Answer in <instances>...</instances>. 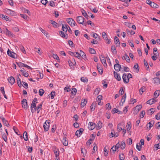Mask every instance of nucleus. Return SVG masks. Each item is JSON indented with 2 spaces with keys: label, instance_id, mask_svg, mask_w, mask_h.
<instances>
[{
  "label": "nucleus",
  "instance_id": "nucleus-1",
  "mask_svg": "<svg viewBox=\"0 0 160 160\" xmlns=\"http://www.w3.org/2000/svg\"><path fill=\"white\" fill-rule=\"evenodd\" d=\"M77 21L79 24L86 26V23H84V18L82 16H78L76 18Z\"/></svg>",
  "mask_w": 160,
  "mask_h": 160
},
{
  "label": "nucleus",
  "instance_id": "nucleus-2",
  "mask_svg": "<svg viewBox=\"0 0 160 160\" xmlns=\"http://www.w3.org/2000/svg\"><path fill=\"white\" fill-rule=\"evenodd\" d=\"M7 54L9 56L13 58L16 59L18 58L17 54L11 51L9 49L7 51Z\"/></svg>",
  "mask_w": 160,
  "mask_h": 160
},
{
  "label": "nucleus",
  "instance_id": "nucleus-3",
  "mask_svg": "<svg viewBox=\"0 0 160 160\" xmlns=\"http://www.w3.org/2000/svg\"><path fill=\"white\" fill-rule=\"evenodd\" d=\"M81 53V54H79L78 52H74V56L77 57L78 59H80L81 56V55L82 54V57L83 58H86V55L85 53L82 51H80Z\"/></svg>",
  "mask_w": 160,
  "mask_h": 160
},
{
  "label": "nucleus",
  "instance_id": "nucleus-4",
  "mask_svg": "<svg viewBox=\"0 0 160 160\" xmlns=\"http://www.w3.org/2000/svg\"><path fill=\"white\" fill-rule=\"evenodd\" d=\"M66 21L68 24L71 27L75 26L76 22L72 18H68L66 20Z\"/></svg>",
  "mask_w": 160,
  "mask_h": 160
},
{
  "label": "nucleus",
  "instance_id": "nucleus-5",
  "mask_svg": "<svg viewBox=\"0 0 160 160\" xmlns=\"http://www.w3.org/2000/svg\"><path fill=\"white\" fill-rule=\"evenodd\" d=\"M95 126L96 124L94 123L91 122H89L88 125L89 130H93L95 128Z\"/></svg>",
  "mask_w": 160,
  "mask_h": 160
},
{
  "label": "nucleus",
  "instance_id": "nucleus-6",
  "mask_svg": "<svg viewBox=\"0 0 160 160\" xmlns=\"http://www.w3.org/2000/svg\"><path fill=\"white\" fill-rule=\"evenodd\" d=\"M119 142L115 146H113L111 148V151L113 152L115 151L118 152L119 148Z\"/></svg>",
  "mask_w": 160,
  "mask_h": 160
},
{
  "label": "nucleus",
  "instance_id": "nucleus-7",
  "mask_svg": "<svg viewBox=\"0 0 160 160\" xmlns=\"http://www.w3.org/2000/svg\"><path fill=\"white\" fill-rule=\"evenodd\" d=\"M102 35L103 38L107 42V43L108 44H109L111 42V41L110 39L108 38L107 37V35L106 33L104 32H102Z\"/></svg>",
  "mask_w": 160,
  "mask_h": 160
},
{
  "label": "nucleus",
  "instance_id": "nucleus-8",
  "mask_svg": "<svg viewBox=\"0 0 160 160\" xmlns=\"http://www.w3.org/2000/svg\"><path fill=\"white\" fill-rule=\"evenodd\" d=\"M100 59L101 62L103 66L104 67H106L107 66V64L105 58L103 56H101L100 57Z\"/></svg>",
  "mask_w": 160,
  "mask_h": 160
},
{
  "label": "nucleus",
  "instance_id": "nucleus-9",
  "mask_svg": "<svg viewBox=\"0 0 160 160\" xmlns=\"http://www.w3.org/2000/svg\"><path fill=\"white\" fill-rule=\"evenodd\" d=\"M122 79L123 82L125 83H128L129 81V79L128 78L127 75L125 73L123 74L122 76Z\"/></svg>",
  "mask_w": 160,
  "mask_h": 160
},
{
  "label": "nucleus",
  "instance_id": "nucleus-10",
  "mask_svg": "<svg viewBox=\"0 0 160 160\" xmlns=\"http://www.w3.org/2000/svg\"><path fill=\"white\" fill-rule=\"evenodd\" d=\"M22 107L25 109H26L28 108V105L27 100L26 99H23L22 101Z\"/></svg>",
  "mask_w": 160,
  "mask_h": 160
},
{
  "label": "nucleus",
  "instance_id": "nucleus-11",
  "mask_svg": "<svg viewBox=\"0 0 160 160\" xmlns=\"http://www.w3.org/2000/svg\"><path fill=\"white\" fill-rule=\"evenodd\" d=\"M62 30L66 32L68 29V28H69V26L67 24H62Z\"/></svg>",
  "mask_w": 160,
  "mask_h": 160
},
{
  "label": "nucleus",
  "instance_id": "nucleus-12",
  "mask_svg": "<svg viewBox=\"0 0 160 160\" xmlns=\"http://www.w3.org/2000/svg\"><path fill=\"white\" fill-rule=\"evenodd\" d=\"M115 78L118 81H120L121 80V78L119 74L118 73L115 71L113 72Z\"/></svg>",
  "mask_w": 160,
  "mask_h": 160
},
{
  "label": "nucleus",
  "instance_id": "nucleus-13",
  "mask_svg": "<svg viewBox=\"0 0 160 160\" xmlns=\"http://www.w3.org/2000/svg\"><path fill=\"white\" fill-rule=\"evenodd\" d=\"M118 136L119 133L118 132H115L113 129L112 130L110 134L111 137H117Z\"/></svg>",
  "mask_w": 160,
  "mask_h": 160
},
{
  "label": "nucleus",
  "instance_id": "nucleus-14",
  "mask_svg": "<svg viewBox=\"0 0 160 160\" xmlns=\"http://www.w3.org/2000/svg\"><path fill=\"white\" fill-rule=\"evenodd\" d=\"M114 68L116 71L118 72L120 70L121 66L118 63H116L114 65Z\"/></svg>",
  "mask_w": 160,
  "mask_h": 160
},
{
  "label": "nucleus",
  "instance_id": "nucleus-15",
  "mask_svg": "<svg viewBox=\"0 0 160 160\" xmlns=\"http://www.w3.org/2000/svg\"><path fill=\"white\" fill-rule=\"evenodd\" d=\"M154 123V122L153 121H151L148 123L147 125V129L148 130H149L153 126Z\"/></svg>",
  "mask_w": 160,
  "mask_h": 160
},
{
  "label": "nucleus",
  "instance_id": "nucleus-16",
  "mask_svg": "<svg viewBox=\"0 0 160 160\" xmlns=\"http://www.w3.org/2000/svg\"><path fill=\"white\" fill-rule=\"evenodd\" d=\"M132 128V124L130 122H127V125H126V129L127 131L128 132H129L130 133L131 132L130 131L131 129Z\"/></svg>",
  "mask_w": 160,
  "mask_h": 160
},
{
  "label": "nucleus",
  "instance_id": "nucleus-17",
  "mask_svg": "<svg viewBox=\"0 0 160 160\" xmlns=\"http://www.w3.org/2000/svg\"><path fill=\"white\" fill-rule=\"evenodd\" d=\"M47 123L46 122H45L43 124V127L44 128V130L45 131H47L49 129V122H48Z\"/></svg>",
  "mask_w": 160,
  "mask_h": 160
},
{
  "label": "nucleus",
  "instance_id": "nucleus-18",
  "mask_svg": "<svg viewBox=\"0 0 160 160\" xmlns=\"http://www.w3.org/2000/svg\"><path fill=\"white\" fill-rule=\"evenodd\" d=\"M53 152L55 154V157H59V152L58 148L55 147L53 150Z\"/></svg>",
  "mask_w": 160,
  "mask_h": 160
},
{
  "label": "nucleus",
  "instance_id": "nucleus-19",
  "mask_svg": "<svg viewBox=\"0 0 160 160\" xmlns=\"http://www.w3.org/2000/svg\"><path fill=\"white\" fill-rule=\"evenodd\" d=\"M37 107L36 104L32 103L31 105V110L32 112L33 113L36 110Z\"/></svg>",
  "mask_w": 160,
  "mask_h": 160
},
{
  "label": "nucleus",
  "instance_id": "nucleus-20",
  "mask_svg": "<svg viewBox=\"0 0 160 160\" xmlns=\"http://www.w3.org/2000/svg\"><path fill=\"white\" fill-rule=\"evenodd\" d=\"M59 34L61 37L65 38H68V35L67 34H65L62 31H60L59 32Z\"/></svg>",
  "mask_w": 160,
  "mask_h": 160
},
{
  "label": "nucleus",
  "instance_id": "nucleus-21",
  "mask_svg": "<svg viewBox=\"0 0 160 160\" xmlns=\"http://www.w3.org/2000/svg\"><path fill=\"white\" fill-rule=\"evenodd\" d=\"M39 29L40 31L44 34V35L46 36L47 37H49V35L48 33L46 31L44 30L41 28H39Z\"/></svg>",
  "mask_w": 160,
  "mask_h": 160
},
{
  "label": "nucleus",
  "instance_id": "nucleus-22",
  "mask_svg": "<svg viewBox=\"0 0 160 160\" xmlns=\"http://www.w3.org/2000/svg\"><path fill=\"white\" fill-rule=\"evenodd\" d=\"M157 101L156 100L155 98H152L147 102V103L149 104H152L155 103Z\"/></svg>",
  "mask_w": 160,
  "mask_h": 160
},
{
  "label": "nucleus",
  "instance_id": "nucleus-23",
  "mask_svg": "<svg viewBox=\"0 0 160 160\" xmlns=\"http://www.w3.org/2000/svg\"><path fill=\"white\" fill-rule=\"evenodd\" d=\"M97 69L99 72L101 74H102L103 72V70L102 67L100 66V65L98 64L97 65Z\"/></svg>",
  "mask_w": 160,
  "mask_h": 160
},
{
  "label": "nucleus",
  "instance_id": "nucleus-24",
  "mask_svg": "<svg viewBox=\"0 0 160 160\" xmlns=\"http://www.w3.org/2000/svg\"><path fill=\"white\" fill-rule=\"evenodd\" d=\"M6 35L10 37H13L14 34L10 31H9L7 28L6 29Z\"/></svg>",
  "mask_w": 160,
  "mask_h": 160
},
{
  "label": "nucleus",
  "instance_id": "nucleus-25",
  "mask_svg": "<svg viewBox=\"0 0 160 160\" xmlns=\"http://www.w3.org/2000/svg\"><path fill=\"white\" fill-rule=\"evenodd\" d=\"M1 118L4 124L7 127H8L9 126V124L7 121L5 119L2 117Z\"/></svg>",
  "mask_w": 160,
  "mask_h": 160
},
{
  "label": "nucleus",
  "instance_id": "nucleus-26",
  "mask_svg": "<svg viewBox=\"0 0 160 160\" xmlns=\"http://www.w3.org/2000/svg\"><path fill=\"white\" fill-rule=\"evenodd\" d=\"M126 97V94H125L122 97L121 100V102H120V105H122L123 103L125 102Z\"/></svg>",
  "mask_w": 160,
  "mask_h": 160
},
{
  "label": "nucleus",
  "instance_id": "nucleus-27",
  "mask_svg": "<svg viewBox=\"0 0 160 160\" xmlns=\"http://www.w3.org/2000/svg\"><path fill=\"white\" fill-rule=\"evenodd\" d=\"M119 145H120L119 148L120 147L121 149H123L125 148L126 145L124 142L122 141L120 142L119 143Z\"/></svg>",
  "mask_w": 160,
  "mask_h": 160
},
{
  "label": "nucleus",
  "instance_id": "nucleus-28",
  "mask_svg": "<svg viewBox=\"0 0 160 160\" xmlns=\"http://www.w3.org/2000/svg\"><path fill=\"white\" fill-rule=\"evenodd\" d=\"M19 76H20V75L19 74L18 75L17 78V83L18 85V86L21 87H22V84L21 82V81H20V79L19 78Z\"/></svg>",
  "mask_w": 160,
  "mask_h": 160
},
{
  "label": "nucleus",
  "instance_id": "nucleus-29",
  "mask_svg": "<svg viewBox=\"0 0 160 160\" xmlns=\"http://www.w3.org/2000/svg\"><path fill=\"white\" fill-rule=\"evenodd\" d=\"M8 81L11 85H12L15 82V79L13 77L11 76L8 79Z\"/></svg>",
  "mask_w": 160,
  "mask_h": 160
},
{
  "label": "nucleus",
  "instance_id": "nucleus-30",
  "mask_svg": "<svg viewBox=\"0 0 160 160\" xmlns=\"http://www.w3.org/2000/svg\"><path fill=\"white\" fill-rule=\"evenodd\" d=\"M114 41L115 43L116 44L117 46H120V42L118 38L116 36H115L114 37Z\"/></svg>",
  "mask_w": 160,
  "mask_h": 160
},
{
  "label": "nucleus",
  "instance_id": "nucleus-31",
  "mask_svg": "<svg viewBox=\"0 0 160 160\" xmlns=\"http://www.w3.org/2000/svg\"><path fill=\"white\" fill-rule=\"evenodd\" d=\"M7 12L8 14L12 16H15L16 15V13L14 11H12L10 9H8L7 11Z\"/></svg>",
  "mask_w": 160,
  "mask_h": 160
},
{
  "label": "nucleus",
  "instance_id": "nucleus-32",
  "mask_svg": "<svg viewBox=\"0 0 160 160\" xmlns=\"http://www.w3.org/2000/svg\"><path fill=\"white\" fill-rule=\"evenodd\" d=\"M150 6L152 8H158V5L156 3H154V2H152Z\"/></svg>",
  "mask_w": 160,
  "mask_h": 160
},
{
  "label": "nucleus",
  "instance_id": "nucleus-33",
  "mask_svg": "<svg viewBox=\"0 0 160 160\" xmlns=\"http://www.w3.org/2000/svg\"><path fill=\"white\" fill-rule=\"evenodd\" d=\"M160 94V91L157 90L154 93V98H156Z\"/></svg>",
  "mask_w": 160,
  "mask_h": 160
},
{
  "label": "nucleus",
  "instance_id": "nucleus-34",
  "mask_svg": "<svg viewBox=\"0 0 160 160\" xmlns=\"http://www.w3.org/2000/svg\"><path fill=\"white\" fill-rule=\"evenodd\" d=\"M20 71L22 72V75L26 77H28L29 75L28 73L24 70V69L23 70H21Z\"/></svg>",
  "mask_w": 160,
  "mask_h": 160
},
{
  "label": "nucleus",
  "instance_id": "nucleus-35",
  "mask_svg": "<svg viewBox=\"0 0 160 160\" xmlns=\"http://www.w3.org/2000/svg\"><path fill=\"white\" fill-rule=\"evenodd\" d=\"M2 16V18L5 20L6 21H10L11 20L9 18L3 14H1L0 15Z\"/></svg>",
  "mask_w": 160,
  "mask_h": 160
},
{
  "label": "nucleus",
  "instance_id": "nucleus-36",
  "mask_svg": "<svg viewBox=\"0 0 160 160\" xmlns=\"http://www.w3.org/2000/svg\"><path fill=\"white\" fill-rule=\"evenodd\" d=\"M146 90V88L144 86H142L140 88L139 90V92L140 94L142 95L143 92H145Z\"/></svg>",
  "mask_w": 160,
  "mask_h": 160
},
{
  "label": "nucleus",
  "instance_id": "nucleus-37",
  "mask_svg": "<svg viewBox=\"0 0 160 160\" xmlns=\"http://www.w3.org/2000/svg\"><path fill=\"white\" fill-rule=\"evenodd\" d=\"M112 113H118V114H122V112L121 111L117 108H114L112 110Z\"/></svg>",
  "mask_w": 160,
  "mask_h": 160
},
{
  "label": "nucleus",
  "instance_id": "nucleus-38",
  "mask_svg": "<svg viewBox=\"0 0 160 160\" xmlns=\"http://www.w3.org/2000/svg\"><path fill=\"white\" fill-rule=\"evenodd\" d=\"M142 108V106L141 105H137L135 108V110L136 111V112H138L139 110L141 109Z\"/></svg>",
  "mask_w": 160,
  "mask_h": 160
},
{
  "label": "nucleus",
  "instance_id": "nucleus-39",
  "mask_svg": "<svg viewBox=\"0 0 160 160\" xmlns=\"http://www.w3.org/2000/svg\"><path fill=\"white\" fill-rule=\"evenodd\" d=\"M81 12L82 15L85 17L86 18H88V16L87 14L86 13V12L85 10H82L81 11Z\"/></svg>",
  "mask_w": 160,
  "mask_h": 160
},
{
  "label": "nucleus",
  "instance_id": "nucleus-40",
  "mask_svg": "<svg viewBox=\"0 0 160 160\" xmlns=\"http://www.w3.org/2000/svg\"><path fill=\"white\" fill-rule=\"evenodd\" d=\"M92 142V140L91 139L88 140L87 142L86 143V147L87 148H88L89 147L90 145Z\"/></svg>",
  "mask_w": 160,
  "mask_h": 160
},
{
  "label": "nucleus",
  "instance_id": "nucleus-41",
  "mask_svg": "<svg viewBox=\"0 0 160 160\" xmlns=\"http://www.w3.org/2000/svg\"><path fill=\"white\" fill-rule=\"evenodd\" d=\"M92 33L93 34L92 35V36L93 38H94L96 39H100V36L94 32H93Z\"/></svg>",
  "mask_w": 160,
  "mask_h": 160
},
{
  "label": "nucleus",
  "instance_id": "nucleus-42",
  "mask_svg": "<svg viewBox=\"0 0 160 160\" xmlns=\"http://www.w3.org/2000/svg\"><path fill=\"white\" fill-rule=\"evenodd\" d=\"M23 138L25 141H27L28 140L27 133L26 132H25L23 133Z\"/></svg>",
  "mask_w": 160,
  "mask_h": 160
},
{
  "label": "nucleus",
  "instance_id": "nucleus-43",
  "mask_svg": "<svg viewBox=\"0 0 160 160\" xmlns=\"http://www.w3.org/2000/svg\"><path fill=\"white\" fill-rule=\"evenodd\" d=\"M55 95V92H52L48 95L49 97H51L52 99H53Z\"/></svg>",
  "mask_w": 160,
  "mask_h": 160
},
{
  "label": "nucleus",
  "instance_id": "nucleus-44",
  "mask_svg": "<svg viewBox=\"0 0 160 160\" xmlns=\"http://www.w3.org/2000/svg\"><path fill=\"white\" fill-rule=\"evenodd\" d=\"M50 23L53 25L54 27L56 28L57 27L58 24L56 22L52 20H50Z\"/></svg>",
  "mask_w": 160,
  "mask_h": 160
},
{
  "label": "nucleus",
  "instance_id": "nucleus-45",
  "mask_svg": "<svg viewBox=\"0 0 160 160\" xmlns=\"http://www.w3.org/2000/svg\"><path fill=\"white\" fill-rule=\"evenodd\" d=\"M2 137L3 139V140L5 142H6L7 141V134H6L5 133H3L2 134Z\"/></svg>",
  "mask_w": 160,
  "mask_h": 160
},
{
  "label": "nucleus",
  "instance_id": "nucleus-46",
  "mask_svg": "<svg viewBox=\"0 0 160 160\" xmlns=\"http://www.w3.org/2000/svg\"><path fill=\"white\" fill-rule=\"evenodd\" d=\"M19 48L20 50L25 54H26V51L24 47L22 45H21Z\"/></svg>",
  "mask_w": 160,
  "mask_h": 160
},
{
  "label": "nucleus",
  "instance_id": "nucleus-47",
  "mask_svg": "<svg viewBox=\"0 0 160 160\" xmlns=\"http://www.w3.org/2000/svg\"><path fill=\"white\" fill-rule=\"evenodd\" d=\"M87 103V101H86L85 99L82 100L81 103V107H83L86 105Z\"/></svg>",
  "mask_w": 160,
  "mask_h": 160
},
{
  "label": "nucleus",
  "instance_id": "nucleus-48",
  "mask_svg": "<svg viewBox=\"0 0 160 160\" xmlns=\"http://www.w3.org/2000/svg\"><path fill=\"white\" fill-rule=\"evenodd\" d=\"M81 152L83 154V157H85L86 156V150L85 148H81Z\"/></svg>",
  "mask_w": 160,
  "mask_h": 160
},
{
  "label": "nucleus",
  "instance_id": "nucleus-49",
  "mask_svg": "<svg viewBox=\"0 0 160 160\" xmlns=\"http://www.w3.org/2000/svg\"><path fill=\"white\" fill-rule=\"evenodd\" d=\"M62 143L63 145L66 146L68 145V142L66 140V138H63L62 139Z\"/></svg>",
  "mask_w": 160,
  "mask_h": 160
},
{
  "label": "nucleus",
  "instance_id": "nucleus-50",
  "mask_svg": "<svg viewBox=\"0 0 160 160\" xmlns=\"http://www.w3.org/2000/svg\"><path fill=\"white\" fill-rule=\"evenodd\" d=\"M77 90L75 88H72V90H71V93L73 95H75L77 93Z\"/></svg>",
  "mask_w": 160,
  "mask_h": 160
},
{
  "label": "nucleus",
  "instance_id": "nucleus-51",
  "mask_svg": "<svg viewBox=\"0 0 160 160\" xmlns=\"http://www.w3.org/2000/svg\"><path fill=\"white\" fill-rule=\"evenodd\" d=\"M106 108L107 109L110 110L111 109V107L110 103H108L106 105Z\"/></svg>",
  "mask_w": 160,
  "mask_h": 160
},
{
  "label": "nucleus",
  "instance_id": "nucleus-52",
  "mask_svg": "<svg viewBox=\"0 0 160 160\" xmlns=\"http://www.w3.org/2000/svg\"><path fill=\"white\" fill-rule=\"evenodd\" d=\"M12 29L16 32H18L19 31V28L17 26H14L12 28Z\"/></svg>",
  "mask_w": 160,
  "mask_h": 160
},
{
  "label": "nucleus",
  "instance_id": "nucleus-53",
  "mask_svg": "<svg viewBox=\"0 0 160 160\" xmlns=\"http://www.w3.org/2000/svg\"><path fill=\"white\" fill-rule=\"evenodd\" d=\"M89 51L90 53L92 54H95L96 53L95 50L93 48H90Z\"/></svg>",
  "mask_w": 160,
  "mask_h": 160
},
{
  "label": "nucleus",
  "instance_id": "nucleus-54",
  "mask_svg": "<svg viewBox=\"0 0 160 160\" xmlns=\"http://www.w3.org/2000/svg\"><path fill=\"white\" fill-rule=\"evenodd\" d=\"M121 124L119 123L118 125L117 126V131H118V132H120L121 130H122L123 129H122L121 127H120V126L121 125Z\"/></svg>",
  "mask_w": 160,
  "mask_h": 160
},
{
  "label": "nucleus",
  "instance_id": "nucleus-55",
  "mask_svg": "<svg viewBox=\"0 0 160 160\" xmlns=\"http://www.w3.org/2000/svg\"><path fill=\"white\" fill-rule=\"evenodd\" d=\"M119 158L120 160H124L125 158L124 155V154H120L119 155Z\"/></svg>",
  "mask_w": 160,
  "mask_h": 160
},
{
  "label": "nucleus",
  "instance_id": "nucleus-56",
  "mask_svg": "<svg viewBox=\"0 0 160 160\" xmlns=\"http://www.w3.org/2000/svg\"><path fill=\"white\" fill-rule=\"evenodd\" d=\"M52 57L54 59H56L57 60H60L58 56L56 54H53Z\"/></svg>",
  "mask_w": 160,
  "mask_h": 160
},
{
  "label": "nucleus",
  "instance_id": "nucleus-57",
  "mask_svg": "<svg viewBox=\"0 0 160 160\" xmlns=\"http://www.w3.org/2000/svg\"><path fill=\"white\" fill-rule=\"evenodd\" d=\"M44 92V91L43 89H40L39 91V95L41 96H42L43 95Z\"/></svg>",
  "mask_w": 160,
  "mask_h": 160
},
{
  "label": "nucleus",
  "instance_id": "nucleus-58",
  "mask_svg": "<svg viewBox=\"0 0 160 160\" xmlns=\"http://www.w3.org/2000/svg\"><path fill=\"white\" fill-rule=\"evenodd\" d=\"M81 80L83 82H87L88 81V79L86 78L82 77L81 78Z\"/></svg>",
  "mask_w": 160,
  "mask_h": 160
},
{
  "label": "nucleus",
  "instance_id": "nucleus-59",
  "mask_svg": "<svg viewBox=\"0 0 160 160\" xmlns=\"http://www.w3.org/2000/svg\"><path fill=\"white\" fill-rule=\"evenodd\" d=\"M102 127V126L101 125V123L99 122L97 124V128L98 129H100Z\"/></svg>",
  "mask_w": 160,
  "mask_h": 160
},
{
  "label": "nucleus",
  "instance_id": "nucleus-60",
  "mask_svg": "<svg viewBox=\"0 0 160 160\" xmlns=\"http://www.w3.org/2000/svg\"><path fill=\"white\" fill-rule=\"evenodd\" d=\"M20 16L22 18L26 20H27L28 18V17L26 15L20 14Z\"/></svg>",
  "mask_w": 160,
  "mask_h": 160
},
{
  "label": "nucleus",
  "instance_id": "nucleus-61",
  "mask_svg": "<svg viewBox=\"0 0 160 160\" xmlns=\"http://www.w3.org/2000/svg\"><path fill=\"white\" fill-rule=\"evenodd\" d=\"M49 3L50 6L51 7H54L55 6V3L52 1H50L49 2Z\"/></svg>",
  "mask_w": 160,
  "mask_h": 160
},
{
  "label": "nucleus",
  "instance_id": "nucleus-62",
  "mask_svg": "<svg viewBox=\"0 0 160 160\" xmlns=\"http://www.w3.org/2000/svg\"><path fill=\"white\" fill-rule=\"evenodd\" d=\"M104 155L105 156H107L108 155V151L105 148H104Z\"/></svg>",
  "mask_w": 160,
  "mask_h": 160
},
{
  "label": "nucleus",
  "instance_id": "nucleus-63",
  "mask_svg": "<svg viewBox=\"0 0 160 160\" xmlns=\"http://www.w3.org/2000/svg\"><path fill=\"white\" fill-rule=\"evenodd\" d=\"M100 92V88H97L94 92V93L95 95H97Z\"/></svg>",
  "mask_w": 160,
  "mask_h": 160
},
{
  "label": "nucleus",
  "instance_id": "nucleus-64",
  "mask_svg": "<svg viewBox=\"0 0 160 160\" xmlns=\"http://www.w3.org/2000/svg\"><path fill=\"white\" fill-rule=\"evenodd\" d=\"M155 118L157 120H158L160 119V113H158L155 116Z\"/></svg>",
  "mask_w": 160,
  "mask_h": 160
}]
</instances>
